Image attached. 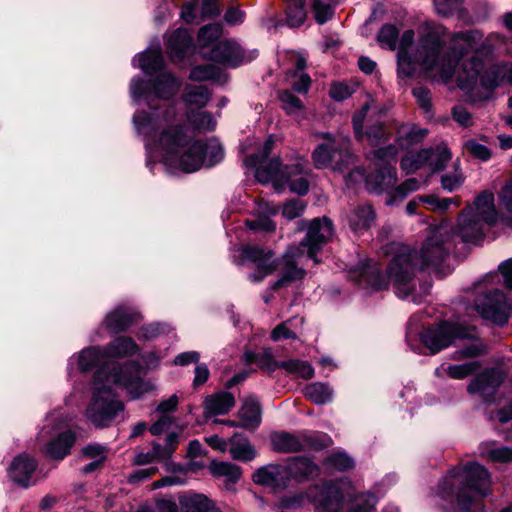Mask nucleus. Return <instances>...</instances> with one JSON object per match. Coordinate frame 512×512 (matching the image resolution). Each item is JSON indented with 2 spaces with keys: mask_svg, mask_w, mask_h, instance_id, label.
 Wrapping results in <instances>:
<instances>
[{
  "mask_svg": "<svg viewBox=\"0 0 512 512\" xmlns=\"http://www.w3.org/2000/svg\"><path fill=\"white\" fill-rule=\"evenodd\" d=\"M315 136L323 140L312 153V160L317 169L331 168L343 172L354 163L348 138L335 136L329 132L317 133Z\"/></svg>",
  "mask_w": 512,
  "mask_h": 512,
  "instance_id": "12",
  "label": "nucleus"
},
{
  "mask_svg": "<svg viewBox=\"0 0 512 512\" xmlns=\"http://www.w3.org/2000/svg\"><path fill=\"white\" fill-rule=\"evenodd\" d=\"M103 376H106L105 369L93 377L92 398L85 411L86 419L99 428L109 426L124 411V404L116 397L113 385L123 386L132 399L155 389L152 382L140 377V370L125 375L114 373L106 381H103Z\"/></svg>",
  "mask_w": 512,
  "mask_h": 512,
  "instance_id": "5",
  "label": "nucleus"
},
{
  "mask_svg": "<svg viewBox=\"0 0 512 512\" xmlns=\"http://www.w3.org/2000/svg\"><path fill=\"white\" fill-rule=\"evenodd\" d=\"M427 135V130L416 126H403L399 130L401 147H408L409 144L416 143Z\"/></svg>",
  "mask_w": 512,
  "mask_h": 512,
  "instance_id": "48",
  "label": "nucleus"
},
{
  "mask_svg": "<svg viewBox=\"0 0 512 512\" xmlns=\"http://www.w3.org/2000/svg\"><path fill=\"white\" fill-rule=\"evenodd\" d=\"M177 438L176 434L171 433L166 437L164 445L153 443L152 447L157 461H166L172 456L176 449Z\"/></svg>",
  "mask_w": 512,
  "mask_h": 512,
  "instance_id": "51",
  "label": "nucleus"
},
{
  "mask_svg": "<svg viewBox=\"0 0 512 512\" xmlns=\"http://www.w3.org/2000/svg\"><path fill=\"white\" fill-rule=\"evenodd\" d=\"M480 368V362L478 361H470L463 364L456 365H441L436 369V374L442 376L444 374L448 375L452 379H464L467 376L473 374Z\"/></svg>",
  "mask_w": 512,
  "mask_h": 512,
  "instance_id": "40",
  "label": "nucleus"
},
{
  "mask_svg": "<svg viewBox=\"0 0 512 512\" xmlns=\"http://www.w3.org/2000/svg\"><path fill=\"white\" fill-rule=\"evenodd\" d=\"M279 99L282 103L283 109L288 114H295L303 108L301 100L298 97H296L291 91H281L279 93Z\"/></svg>",
  "mask_w": 512,
  "mask_h": 512,
  "instance_id": "54",
  "label": "nucleus"
},
{
  "mask_svg": "<svg viewBox=\"0 0 512 512\" xmlns=\"http://www.w3.org/2000/svg\"><path fill=\"white\" fill-rule=\"evenodd\" d=\"M324 467L328 470L346 471L354 467V460L344 451L330 454L324 460Z\"/></svg>",
  "mask_w": 512,
  "mask_h": 512,
  "instance_id": "45",
  "label": "nucleus"
},
{
  "mask_svg": "<svg viewBox=\"0 0 512 512\" xmlns=\"http://www.w3.org/2000/svg\"><path fill=\"white\" fill-rule=\"evenodd\" d=\"M292 322L293 320L290 319L276 326L272 331V339L278 341L281 339L296 338V333L291 330Z\"/></svg>",
  "mask_w": 512,
  "mask_h": 512,
  "instance_id": "61",
  "label": "nucleus"
},
{
  "mask_svg": "<svg viewBox=\"0 0 512 512\" xmlns=\"http://www.w3.org/2000/svg\"><path fill=\"white\" fill-rule=\"evenodd\" d=\"M427 159H421L418 157V153L416 154H408L402 158L401 167L407 173H413L416 170L427 166Z\"/></svg>",
  "mask_w": 512,
  "mask_h": 512,
  "instance_id": "60",
  "label": "nucleus"
},
{
  "mask_svg": "<svg viewBox=\"0 0 512 512\" xmlns=\"http://www.w3.org/2000/svg\"><path fill=\"white\" fill-rule=\"evenodd\" d=\"M333 236L332 222L326 218H316L310 222L307 235L304 241L297 247H291L278 260H272V252L264 250L258 246H245L241 250L243 259L255 264L256 270L249 275L252 282L258 283L265 277L279 270L280 276L273 283L271 289L284 288L294 281L304 277L305 271L297 266L299 259L307 253V257L318 262L316 254L322 249Z\"/></svg>",
  "mask_w": 512,
  "mask_h": 512,
  "instance_id": "4",
  "label": "nucleus"
},
{
  "mask_svg": "<svg viewBox=\"0 0 512 512\" xmlns=\"http://www.w3.org/2000/svg\"><path fill=\"white\" fill-rule=\"evenodd\" d=\"M222 35V26L218 23L208 24L203 26L198 33V43L201 53L209 52L210 49L219 42Z\"/></svg>",
  "mask_w": 512,
  "mask_h": 512,
  "instance_id": "39",
  "label": "nucleus"
},
{
  "mask_svg": "<svg viewBox=\"0 0 512 512\" xmlns=\"http://www.w3.org/2000/svg\"><path fill=\"white\" fill-rule=\"evenodd\" d=\"M319 493L314 497L316 512H341L344 493L341 483H323L317 487Z\"/></svg>",
  "mask_w": 512,
  "mask_h": 512,
  "instance_id": "18",
  "label": "nucleus"
},
{
  "mask_svg": "<svg viewBox=\"0 0 512 512\" xmlns=\"http://www.w3.org/2000/svg\"><path fill=\"white\" fill-rule=\"evenodd\" d=\"M210 99V92L204 86H186L183 101L188 109L202 110Z\"/></svg>",
  "mask_w": 512,
  "mask_h": 512,
  "instance_id": "37",
  "label": "nucleus"
},
{
  "mask_svg": "<svg viewBox=\"0 0 512 512\" xmlns=\"http://www.w3.org/2000/svg\"><path fill=\"white\" fill-rule=\"evenodd\" d=\"M498 221V212L494 203V194L489 191L480 193L473 204L461 213L458 222V235L464 242H476L483 238L485 226Z\"/></svg>",
  "mask_w": 512,
  "mask_h": 512,
  "instance_id": "11",
  "label": "nucleus"
},
{
  "mask_svg": "<svg viewBox=\"0 0 512 512\" xmlns=\"http://www.w3.org/2000/svg\"><path fill=\"white\" fill-rule=\"evenodd\" d=\"M190 78L196 81L220 80L221 70L213 64L197 66L191 70Z\"/></svg>",
  "mask_w": 512,
  "mask_h": 512,
  "instance_id": "49",
  "label": "nucleus"
},
{
  "mask_svg": "<svg viewBox=\"0 0 512 512\" xmlns=\"http://www.w3.org/2000/svg\"><path fill=\"white\" fill-rule=\"evenodd\" d=\"M475 310L479 315L497 325H504L510 315L511 305L498 289L489 290L477 297Z\"/></svg>",
  "mask_w": 512,
  "mask_h": 512,
  "instance_id": "15",
  "label": "nucleus"
},
{
  "mask_svg": "<svg viewBox=\"0 0 512 512\" xmlns=\"http://www.w3.org/2000/svg\"><path fill=\"white\" fill-rule=\"evenodd\" d=\"M418 157L427 159V166L432 172L442 170L451 159V153L446 147L436 149H423L418 152Z\"/></svg>",
  "mask_w": 512,
  "mask_h": 512,
  "instance_id": "36",
  "label": "nucleus"
},
{
  "mask_svg": "<svg viewBox=\"0 0 512 512\" xmlns=\"http://www.w3.org/2000/svg\"><path fill=\"white\" fill-rule=\"evenodd\" d=\"M103 350L106 361L116 358H125L134 355L138 351V345L130 337H116Z\"/></svg>",
  "mask_w": 512,
  "mask_h": 512,
  "instance_id": "29",
  "label": "nucleus"
},
{
  "mask_svg": "<svg viewBox=\"0 0 512 512\" xmlns=\"http://www.w3.org/2000/svg\"><path fill=\"white\" fill-rule=\"evenodd\" d=\"M305 66V59L299 57L296 61V69L301 73L298 79L293 83V89L298 93H307L311 85V79L309 75L303 72Z\"/></svg>",
  "mask_w": 512,
  "mask_h": 512,
  "instance_id": "55",
  "label": "nucleus"
},
{
  "mask_svg": "<svg viewBox=\"0 0 512 512\" xmlns=\"http://www.w3.org/2000/svg\"><path fill=\"white\" fill-rule=\"evenodd\" d=\"M407 31L408 30L403 32L400 39L398 40L399 31H398L397 27L392 24H386L381 27V29L378 33V36H377L378 43L380 44L381 47L389 49V50H395L396 48L398 49L397 66H399V53H400L401 46H402V38H403V35ZM414 72H415V70L410 75H404V74L400 73V67H398V75L401 78L411 77L414 74Z\"/></svg>",
  "mask_w": 512,
  "mask_h": 512,
  "instance_id": "27",
  "label": "nucleus"
},
{
  "mask_svg": "<svg viewBox=\"0 0 512 512\" xmlns=\"http://www.w3.org/2000/svg\"><path fill=\"white\" fill-rule=\"evenodd\" d=\"M444 490L460 485L457 492V502L464 512H483L484 506L478 501L489 493L490 474L478 463H469L463 467L451 470L444 480Z\"/></svg>",
  "mask_w": 512,
  "mask_h": 512,
  "instance_id": "9",
  "label": "nucleus"
},
{
  "mask_svg": "<svg viewBox=\"0 0 512 512\" xmlns=\"http://www.w3.org/2000/svg\"><path fill=\"white\" fill-rule=\"evenodd\" d=\"M414 36L413 30L403 35L399 53L400 73L410 75L419 65L427 77L441 83L453 78L462 59L470 52L488 56L506 43L505 37L499 33H491L484 38L479 30H469L453 34L445 47L439 34L429 31L420 37L414 47Z\"/></svg>",
  "mask_w": 512,
  "mask_h": 512,
  "instance_id": "2",
  "label": "nucleus"
},
{
  "mask_svg": "<svg viewBox=\"0 0 512 512\" xmlns=\"http://www.w3.org/2000/svg\"><path fill=\"white\" fill-rule=\"evenodd\" d=\"M271 445L277 452H298L308 446H314L312 438L305 432L291 434L288 432H276L271 435Z\"/></svg>",
  "mask_w": 512,
  "mask_h": 512,
  "instance_id": "20",
  "label": "nucleus"
},
{
  "mask_svg": "<svg viewBox=\"0 0 512 512\" xmlns=\"http://www.w3.org/2000/svg\"><path fill=\"white\" fill-rule=\"evenodd\" d=\"M419 339L424 348L429 350L430 354L440 352L452 345L457 339L469 340V345L453 353L452 359L454 360L475 357L482 354L485 350V346L477 337L475 327L463 326L459 322L443 321L429 326L419 334Z\"/></svg>",
  "mask_w": 512,
  "mask_h": 512,
  "instance_id": "8",
  "label": "nucleus"
},
{
  "mask_svg": "<svg viewBox=\"0 0 512 512\" xmlns=\"http://www.w3.org/2000/svg\"><path fill=\"white\" fill-rule=\"evenodd\" d=\"M192 46V37L188 30L177 29L169 39L167 50L173 61H181Z\"/></svg>",
  "mask_w": 512,
  "mask_h": 512,
  "instance_id": "28",
  "label": "nucleus"
},
{
  "mask_svg": "<svg viewBox=\"0 0 512 512\" xmlns=\"http://www.w3.org/2000/svg\"><path fill=\"white\" fill-rule=\"evenodd\" d=\"M505 379V375L498 369H486L471 380L467 387L470 394H478L485 402H491Z\"/></svg>",
  "mask_w": 512,
  "mask_h": 512,
  "instance_id": "17",
  "label": "nucleus"
},
{
  "mask_svg": "<svg viewBox=\"0 0 512 512\" xmlns=\"http://www.w3.org/2000/svg\"><path fill=\"white\" fill-rule=\"evenodd\" d=\"M235 405L234 396L227 391L209 395L204 400V415L211 417L227 414Z\"/></svg>",
  "mask_w": 512,
  "mask_h": 512,
  "instance_id": "25",
  "label": "nucleus"
},
{
  "mask_svg": "<svg viewBox=\"0 0 512 512\" xmlns=\"http://www.w3.org/2000/svg\"><path fill=\"white\" fill-rule=\"evenodd\" d=\"M377 504V497L370 493L357 494L348 512H371Z\"/></svg>",
  "mask_w": 512,
  "mask_h": 512,
  "instance_id": "47",
  "label": "nucleus"
},
{
  "mask_svg": "<svg viewBox=\"0 0 512 512\" xmlns=\"http://www.w3.org/2000/svg\"><path fill=\"white\" fill-rule=\"evenodd\" d=\"M419 201L426 204L430 209L441 212L448 210L452 204L455 206L460 205L458 197L438 198L434 195H428L419 197Z\"/></svg>",
  "mask_w": 512,
  "mask_h": 512,
  "instance_id": "50",
  "label": "nucleus"
},
{
  "mask_svg": "<svg viewBox=\"0 0 512 512\" xmlns=\"http://www.w3.org/2000/svg\"><path fill=\"white\" fill-rule=\"evenodd\" d=\"M375 220V212L370 205H359L353 208L347 216L348 224L355 233L369 229Z\"/></svg>",
  "mask_w": 512,
  "mask_h": 512,
  "instance_id": "30",
  "label": "nucleus"
},
{
  "mask_svg": "<svg viewBox=\"0 0 512 512\" xmlns=\"http://www.w3.org/2000/svg\"><path fill=\"white\" fill-rule=\"evenodd\" d=\"M261 414L259 401L253 396L246 397L238 412L241 427L247 430H255L261 423Z\"/></svg>",
  "mask_w": 512,
  "mask_h": 512,
  "instance_id": "26",
  "label": "nucleus"
},
{
  "mask_svg": "<svg viewBox=\"0 0 512 512\" xmlns=\"http://www.w3.org/2000/svg\"><path fill=\"white\" fill-rule=\"evenodd\" d=\"M499 205L512 214V179L508 181L499 194Z\"/></svg>",
  "mask_w": 512,
  "mask_h": 512,
  "instance_id": "64",
  "label": "nucleus"
},
{
  "mask_svg": "<svg viewBox=\"0 0 512 512\" xmlns=\"http://www.w3.org/2000/svg\"><path fill=\"white\" fill-rule=\"evenodd\" d=\"M274 143L273 136H269L259 153L245 158L246 166L256 168L255 177L260 183L272 182L278 191L282 190L284 184H287L292 193L300 196L306 195L309 191L308 168L306 169L302 162L298 161L291 166H286L285 170L280 169L278 158L262 165L273 149Z\"/></svg>",
  "mask_w": 512,
  "mask_h": 512,
  "instance_id": "7",
  "label": "nucleus"
},
{
  "mask_svg": "<svg viewBox=\"0 0 512 512\" xmlns=\"http://www.w3.org/2000/svg\"><path fill=\"white\" fill-rule=\"evenodd\" d=\"M229 452L234 460L249 462L257 456L251 442L241 434H234L229 440Z\"/></svg>",
  "mask_w": 512,
  "mask_h": 512,
  "instance_id": "33",
  "label": "nucleus"
},
{
  "mask_svg": "<svg viewBox=\"0 0 512 512\" xmlns=\"http://www.w3.org/2000/svg\"><path fill=\"white\" fill-rule=\"evenodd\" d=\"M94 368H98L94 376L100 371L105 369L106 376H103V381L114 373L125 375L137 370L139 366L135 363H128L120 366L114 362L106 361L103 350L99 347H87L79 353L72 355L68 360V374L71 375L74 371L87 372Z\"/></svg>",
  "mask_w": 512,
  "mask_h": 512,
  "instance_id": "14",
  "label": "nucleus"
},
{
  "mask_svg": "<svg viewBox=\"0 0 512 512\" xmlns=\"http://www.w3.org/2000/svg\"><path fill=\"white\" fill-rule=\"evenodd\" d=\"M367 139L372 145H378L386 142L388 134L381 124L371 126L366 132Z\"/></svg>",
  "mask_w": 512,
  "mask_h": 512,
  "instance_id": "63",
  "label": "nucleus"
},
{
  "mask_svg": "<svg viewBox=\"0 0 512 512\" xmlns=\"http://www.w3.org/2000/svg\"><path fill=\"white\" fill-rule=\"evenodd\" d=\"M69 422L70 418L58 410L52 411L44 419L38 438L40 441H45L51 437L45 447V453L51 459L62 460L69 454L75 442V434L72 431L60 432L62 428L68 426Z\"/></svg>",
  "mask_w": 512,
  "mask_h": 512,
  "instance_id": "13",
  "label": "nucleus"
},
{
  "mask_svg": "<svg viewBox=\"0 0 512 512\" xmlns=\"http://www.w3.org/2000/svg\"><path fill=\"white\" fill-rule=\"evenodd\" d=\"M132 121L144 141L150 169L152 164L161 163L170 173H192L202 166H214L224 158L223 147L217 139L192 141L173 104L138 109Z\"/></svg>",
  "mask_w": 512,
  "mask_h": 512,
  "instance_id": "1",
  "label": "nucleus"
},
{
  "mask_svg": "<svg viewBox=\"0 0 512 512\" xmlns=\"http://www.w3.org/2000/svg\"><path fill=\"white\" fill-rule=\"evenodd\" d=\"M37 462L27 454H20L11 462L8 475L10 479L22 487L31 485V478L36 470Z\"/></svg>",
  "mask_w": 512,
  "mask_h": 512,
  "instance_id": "22",
  "label": "nucleus"
},
{
  "mask_svg": "<svg viewBox=\"0 0 512 512\" xmlns=\"http://www.w3.org/2000/svg\"><path fill=\"white\" fill-rule=\"evenodd\" d=\"M256 484L269 487L275 491L283 490L289 483V471L286 465L268 464L259 468L252 477Z\"/></svg>",
  "mask_w": 512,
  "mask_h": 512,
  "instance_id": "19",
  "label": "nucleus"
},
{
  "mask_svg": "<svg viewBox=\"0 0 512 512\" xmlns=\"http://www.w3.org/2000/svg\"><path fill=\"white\" fill-rule=\"evenodd\" d=\"M486 457L493 462H511L512 461V447H499L491 448L486 452Z\"/></svg>",
  "mask_w": 512,
  "mask_h": 512,
  "instance_id": "59",
  "label": "nucleus"
},
{
  "mask_svg": "<svg viewBox=\"0 0 512 512\" xmlns=\"http://www.w3.org/2000/svg\"><path fill=\"white\" fill-rule=\"evenodd\" d=\"M279 211V207L273 203L262 200L258 204V212L264 214L259 216L257 219L247 221L249 228L255 232H271L276 228L275 222H273L269 216L276 215Z\"/></svg>",
  "mask_w": 512,
  "mask_h": 512,
  "instance_id": "31",
  "label": "nucleus"
},
{
  "mask_svg": "<svg viewBox=\"0 0 512 512\" xmlns=\"http://www.w3.org/2000/svg\"><path fill=\"white\" fill-rule=\"evenodd\" d=\"M311 10L318 24H324L330 20L334 14L333 7L323 0H312Z\"/></svg>",
  "mask_w": 512,
  "mask_h": 512,
  "instance_id": "53",
  "label": "nucleus"
},
{
  "mask_svg": "<svg viewBox=\"0 0 512 512\" xmlns=\"http://www.w3.org/2000/svg\"><path fill=\"white\" fill-rule=\"evenodd\" d=\"M172 328L165 323H152L139 329L137 337L142 340H152L161 334H168Z\"/></svg>",
  "mask_w": 512,
  "mask_h": 512,
  "instance_id": "52",
  "label": "nucleus"
},
{
  "mask_svg": "<svg viewBox=\"0 0 512 512\" xmlns=\"http://www.w3.org/2000/svg\"><path fill=\"white\" fill-rule=\"evenodd\" d=\"M304 396L317 405H325L332 402L334 389L325 382H313L303 388Z\"/></svg>",
  "mask_w": 512,
  "mask_h": 512,
  "instance_id": "34",
  "label": "nucleus"
},
{
  "mask_svg": "<svg viewBox=\"0 0 512 512\" xmlns=\"http://www.w3.org/2000/svg\"><path fill=\"white\" fill-rule=\"evenodd\" d=\"M139 317L140 314L134 308L120 305L106 315L104 325L111 333H119L126 330Z\"/></svg>",
  "mask_w": 512,
  "mask_h": 512,
  "instance_id": "23",
  "label": "nucleus"
},
{
  "mask_svg": "<svg viewBox=\"0 0 512 512\" xmlns=\"http://www.w3.org/2000/svg\"><path fill=\"white\" fill-rule=\"evenodd\" d=\"M219 13L217 0H190L183 5L181 17L187 23H198Z\"/></svg>",
  "mask_w": 512,
  "mask_h": 512,
  "instance_id": "21",
  "label": "nucleus"
},
{
  "mask_svg": "<svg viewBox=\"0 0 512 512\" xmlns=\"http://www.w3.org/2000/svg\"><path fill=\"white\" fill-rule=\"evenodd\" d=\"M210 503L202 494H184L179 497L182 512H206L210 508Z\"/></svg>",
  "mask_w": 512,
  "mask_h": 512,
  "instance_id": "43",
  "label": "nucleus"
},
{
  "mask_svg": "<svg viewBox=\"0 0 512 512\" xmlns=\"http://www.w3.org/2000/svg\"><path fill=\"white\" fill-rule=\"evenodd\" d=\"M211 473L215 477H223L227 482L235 484L241 477V469L239 466L229 462L213 461L209 467Z\"/></svg>",
  "mask_w": 512,
  "mask_h": 512,
  "instance_id": "44",
  "label": "nucleus"
},
{
  "mask_svg": "<svg viewBox=\"0 0 512 512\" xmlns=\"http://www.w3.org/2000/svg\"><path fill=\"white\" fill-rule=\"evenodd\" d=\"M412 93L416 98L419 106L425 112H429L431 110V93L429 89L423 86H418L413 89Z\"/></svg>",
  "mask_w": 512,
  "mask_h": 512,
  "instance_id": "62",
  "label": "nucleus"
},
{
  "mask_svg": "<svg viewBox=\"0 0 512 512\" xmlns=\"http://www.w3.org/2000/svg\"><path fill=\"white\" fill-rule=\"evenodd\" d=\"M289 471V479L295 478L298 480L307 479L318 475L319 468L310 459L306 457H295L286 465Z\"/></svg>",
  "mask_w": 512,
  "mask_h": 512,
  "instance_id": "35",
  "label": "nucleus"
},
{
  "mask_svg": "<svg viewBox=\"0 0 512 512\" xmlns=\"http://www.w3.org/2000/svg\"><path fill=\"white\" fill-rule=\"evenodd\" d=\"M133 66L153 77L151 83H146L139 77L131 80L130 94L136 104L142 100H148L152 93L156 98L168 100L175 96L181 87L180 79L164 69V59L159 44L150 46L143 53L135 56Z\"/></svg>",
  "mask_w": 512,
  "mask_h": 512,
  "instance_id": "6",
  "label": "nucleus"
},
{
  "mask_svg": "<svg viewBox=\"0 0 512 512\" xmlns=\"http://www.w3.org/2000/svg\"><path fill=\"white\" fill-rule=\"evenodd\" d=\"M481 68L482 64L476 57H472L467 64L462 62L457 72L458 86L464 91H472L478 82Z\"/></svg>",
  "mask_w": 512,
  "mask_h": 512,
  "instance_id": "32",
  "label": "nucleus"
},
{
  "mask_svg": "<svg viewBox=\"0 0 512 512\" xmlns=\"http://www.w3.org/2000/svg\"><path fill=\"white\" fill-rule=\"evenodd\" d=\"M286 2V23L290 27L301 26L307 16L305 0H285Z\"/></svg>",
  "mask_w": 512,
  "mask_h": 512,
  "instance_id": "42",
  "label": "nucleus"
},
{
  "mask_svg": "<svg viewBox=\"0 0 512 512\" xmlns=\"http://www.w3.org/2000/svg\"><path fill=\"white\" fill-rule=\"evenodd\" d=\"M274 368H283L288 373L303 379H311L314 376L313 367L308 362L299 359L277 361L274 363Z\"/></svg>",
  "mask_w": 512,
  "mask_h": 512,
  "instance_id": "41",
  "label": "nucleus"
},
{
  "mask_svg": "<svg viewBox=\"0 0 512 512\" xmlns=\"http://www.w3.org/2000/svg\"><path fill=\"white\" fill-rule=\"evenodd\" d=\"M395 255L387 267V275L383 276L377 265L367 261L363 276L375 289L387 288L390 283L399 298L418 302L426 293L427 288L416 289L414 274L416 267L436 268L449 255L452 249V232L447 224L432 229L423 242L419 253L408 246L393 244Z\"/></svg>",
  "mask_w": 512,
  "mask_h": 512,
  "instance_id": "3",
  "label": "nucleus"
},
{
  "mask_svg": "<svg viewBox=\"0 0 512 512\" xmlns=\"http://www.w3.org/2000/svg\"><path fill=\"white\" fill-rule=\"evenodd\" d=\"M305 203L299 199H292L285 202L282 206V215L288 220L300 217L305 210Z\"/></svg>",
  "mask_w": 512,
  "mask_h": 512,
  "instance_id": "56",
  "label": "nucleus"
},
{
  "mask_svg": "<svg viewBox=\"0 0 512 512\" xmlns=\"http://www.w3.org/2000/svg\"><path fill=\"white\" fill-rule=\"evenodd\" d=\"M503 83L512 84V62L494 64L481 77V85L489 91Z\"/></svg>",
  "mask_w": 512,
  "mask_h": 512,
  "instance_id": "24",
  "label": "nucleus"
},
{
  "mask_svg": "<svg viewBox=\"0 0 512 512\" xmlns=\"http://www.w3.org/2000/svg\"><path fill=\"white\" fill-rule=\"evenodd\" d=\"M502 277L503 285L512 289V258L502 262L498 267V272L488 274L483 282L484 283H495L499 280V277Z\"/></svg>",
  "mask_w": 512,
  "mask_h": 512,
  "instance_id": "46",
  "label": "nucleus"
},
{
  "mask_svg": "<svg viewBox=\"0 0 512 512\" xmlns=\"http://www.w3.org/2000/svg\"><path fill=\"white\" fill-rule=\"evenodd\" d=\"M187 122L199 131H213L217 121L213 114L205 110L187 109Z\"/></svg>",
  "mask_w": 512,
  "mask_h": 512,
  "instance_id": "38",
  "label": "nucleus"
},
{
  "mask_svg": "<svg viewBox=\"0 0 512 512\" xmlns=\"http://www.w3.org/2000/svg\"><path fill=\"white\" fill-rule=\"evenodd\" d=\"M434 5L439 14L449 16L461 11L463 0H434Z\"/></svg>",
  "mask_w": 512,
  "mask_h": 512,
  "instance_id": "57",
  "label": "nucleus"
},
{
  "mask_svg": "<svg viewBox=\"0 0 512 512\" xmlns=\"http://www.w3.org/2000/svg\"><path fill=\"white\" fill-rule=\"evenodd\" d=\"M463 182L464 178L457 168H455L451 173L443 175L441 178L442 187L449 192L458 189Z\"/></svg>",
  "mask_w": 512,
  "mask_h": 512,
  "instance_id": "58",
  "label": "nucleus"
},
{
  "mask_svg": "<svg viewBox=\"0 0 512 512\" xmlns=\"http://www.w3.org/2000/svg\"><path fill=\"white\" fill-rule=\"evenodd\" d=\"M256 56V50L246 53L236 41L229 39L220 40L209 52H204L205 58L230 68L250 62Z\"/></svg>",
  "mask_w": 512,
  "mask_h": 512,
  "instance_id": "16",
  "label": "nucleus"
},
{
  "mask_svg": "<svg viewBox=\"0 0 512 512\" xmlns=\"http://www.w3.org/2000/svg\"><path fill=\"white\" fill-rule=\"evenodd\" d=\"M397 149L389 145L374 152V171L365 178L367 189L372 193L389 194L387 205H392L397 199H403L409 193L419 189V182L415 178L407 179L401 185L394 187L397 182V174L392 162L395 160Z\"/></svg>",
  "mask_w": 512,
  "mask_h": 512,
  "instance_id": "10",
  "label": "nucleus"
}]
</instances>
